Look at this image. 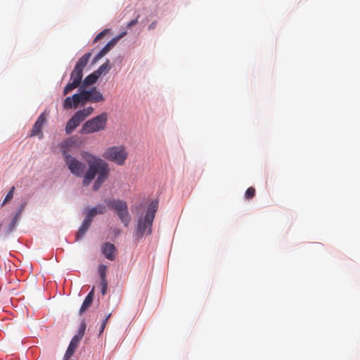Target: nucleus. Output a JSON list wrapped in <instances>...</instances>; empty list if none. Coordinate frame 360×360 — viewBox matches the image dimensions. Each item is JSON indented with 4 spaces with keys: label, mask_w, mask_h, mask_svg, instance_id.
Listing matches in <instances>:
<instances>
[{
    "label": "nucleus",
    "mask_w": 360,
    "mask_h": 360,
    "mask_svg": "<svg viewBox=\"0 0 360 360\" xmlns=\"http://www.w3.org/2000/svg\"><path fill=\"white\" fill-rule=\"evenodd\" d=\"M81 156L89 166L84 176L82 184L84 186H89L98 174L93 185L94 191H98L108 177L110 172L108 165L101 158L88 151H82Z\"/></svg>",
    "instance_id": "nucleus-1"
},
{
    "label": "nucleus",
    "mask_w": 360,
    "mask_h": 360,
    "mask_svg": "<svg viewBox=\"0 0 360 360\" xmlns=\"http://www.w3.org/2000/svg\"><path fill=\"white\" fill-rule=\"evenodd\" d=\"M91 53H86L77 62L75 67L70 75L72 82L68 83L64 88L63 95H67L69 92L78 87L82 79L83 70L88 63Z\"/></svg>",
    "instance_id": "nucleus-2"
},
{
    "label": "nucleus",
    "mask_w": 360,
    "mask_h": 360,
    "mask_svg": "<svg viewBox=\"0 0 360 360\" xmlns=\"http://www.w3.org/2000/svg\"><path fill=\"white\" fill-rule=\"evenodd\" d=\"M158 209L157 202H152L143 218L139 219L135 231L136 238L140 239L143 235H150L152 232V225Z\"/></svg>",
    "instance_id": "nucleus-3"
},
{
    "label": "nucleus",
    "mask_w": 360,
    "mask_h": 360,
    "mask_svg": "<svg viewBox=\"0 0 360 360\" xmlns=\"http://www.w3.org/2000/svg\"><path fill=\"white\" fill-rule=\"evenodd\" d=\"M108 207L115 210L125 227H127L131 221V217L128 210V206L125 201L120 199L105 200Z\"/></svg>",
    "instance_id": "nucleus-4"
},
{
    "label": "nucleus",
    "mask_w": 360,
    "mask_h": 360,
    "mask_svg": "<svg viewBox=\"0 0 360 360\" xmlns=\"http://www.w3.org/2000/svg\"><path fill=\"white\" fill-rule=\"evenodd\" d=\"M107 120V113L103 112L86 121L80 129V133L82 134H88L102 131L106 127Z\"/></svg>",
    "instance_id": "nucleus-5"
},
{
    "label": "nucleus",
    "mask_w": 360,
    "mask_h": 360,
    "mask_svg": "<svg viewBox=\"0 0 360 360\" xmlns=\"http://www.w3.org/2000/svg\"><path fill=\"white\" fill-rule=\"evenodd\" d=\"M105 159L114 162L119 165H122L127 158L125 148L122 146H112L108 148L103 155Z\"/></svg>",
    "instance_id": "nucleus-6"
},
{
    "label": "nucleus",
    "mask_w": 360,
    "mask_h": 360,
    "mask_svg": "<svg viewBox=\"0 0 360 360\" xmlns=\"http://www.w3.org/2000/svg\"><path fill=\"white\" fill-rule=\"evenodd\" d=\"M63 156L65 159V163L70 169V172L77 177H84L86 174L85 164L70 155L66 151L63 152Z\"/></svg>",
    "instance_id": "nucleus-7"
},
{
    "label": "nucleus",
    "mask_w": 360,
    "mask_h": 360,
    "mask_svg": "<svg viewBox=\"0 0 360 360\" xmlns=\"http://www.w3.org/2000/svg\"><path fill=\"white\" fill-rule=\"evenodd\" d=\"M126 34V32L121 33L120 35L112 39L95 56L93 59V63H96L98 60L101 59L105 55H106L111 49L115 46L117 41Z\"/></svg>",
    "instance_id": "nucleus-8"
},
{
    "label": "nucleus",
    "mask_w": 360,
    "mask_h": 360,
    "mask_svg": "<svg viewBox=\"0 0 360 360\" xmlns=\"http://www.w3.org/2000/svg\"><path fill=\"white\" fill-rule=\"evenodd\" d=\"M47 115H48L44 112L38 117L31 131L30 136H39V138L42 137L43 134L41 132V128L46 121Z\"/></svg>",
    "instance_id": "nucleus-9"
},
{
    "label": "nucleus",
    "mask_w": 360,
    "mask_h": 360,
    "mask_svg": "<svg viewBox=\"0 0 360 360\" xmlns=\"http://www.w3.org/2000/svg\"><path fill=\"white\" fill-rule=\"evenodd\" d=\"M101 252L104 256L110 261H114L116 257L115 246L110 243H105L101 247Z\"/></svg>",
    "instance_id": "nucleus-10"
},
{
    "label": "nucleus",
    "mask_w": 360,
    "mask_h": 360,
    "mask_svg": "<svg viewBox=\"0 0 360 360\" xmlns=\"http://www.w3.org/2000/svg\"><path fill=\"white\" fill-rule=\"evenodd\" d=\"M82 121L75 113L67 122L65 126V132L69 134L72 133Z\"/></svg>",
    "instance_id": "nucleus-11"
},
{
    "label": "nucleus",
    "mask_w": 360,
    "mask_h": 360,
    "mask_svg": "<svg viewBox=\"0 0 360 360\" xmlns=\"http://www.w3.org/2000/svg\"><path fill=\"white\" fill-rule=\"evenodd\" d=\"M80 340L77 337L72 338L64 356L65 360L69 359L73 355Z\"/></svg>",
    "instance_id": "nucleus-12"
},
{
    "label": "nucleus",
    "mask_w": 360,
    "mask_h": 360,
    "mask_svg": "<svg viewBox=\"0 0 360 360\" xmlns=\"http://www.w3.org/2000/svg\"><path fill=\"white\" fill-rule=\"evenodd\" d=\"M94 295V288H92V290L89 292L87 296L85 297L80 309H79V314H82L84 313L87 309L91 305L93 299Z\"/></svg>",
    "instance_id": "nucleus-13"
},
{
    "label": "nucleus",
    "mask_w": 360,
    "mask_h": 360,
    "mask_svg": "<svg viewBox=\"0 0 360 360\" xmlns=\"http://www.w3.org/2000/svg\"><path fill=\"white\" fill-rule=\"evenodd\" d=\"M91 98L90 101L92 103H98L104 101L103 94L96 89V87H93L89 89Z\"/></svg>",
    "instance_id": "nucleus-14"
},
{
    "label": "nucleus",
    "mask_w": 360,
    "mask_h": 360,
    "mask_svg": "<svg viewBox=\"0 0 360 360\" xmlns=\"http://www.w3.org/2000/svg\"><path fill=\"white\" fill-rule=\"evenodd\" d=\"M91 221H90L89 219L84 218V219L82 222V224L76 235L77 240L82 238L84 236V234L89 229L90 225H91Z\"/></svg>",
    "instance_id": "nucleus-15"
},
{
    "label": "nucleus",
    "mask_w": 360,
    "mask_h": 360,
    "mask_svg": "<svg viewBox=\"0 0 360 360\" xmlns=\"http://www.w3.org/2000/svg\"><path fill=\"white\" fill-rule=\"evenodd\" d=\"M98 77L99 76L95 72L86 76L83 81V86H87L94 84L98 79Z\"/></svg>",
    "instance_id": "nucleus-16"
},
{
    "label": "nucleus",
    "mask_w": 360,
    "mask_h": 360,
    "mask_svg": "<svg viewBox=\"0 0 360 360\" xmlns=\"http://www.w3.org/2000/svg\"><path fill=\"white\" fill-rule=\"evenodd\" d=\"M94 111V108L92 107H88L80 110L76 112L78 117L83 122L89 115H90Z\"/></svg>",
    "instance_id": "nucleus-17"
},
{
    "label": "nucleus",
    "mask_w": 360,
    "mask_h": 360,
    "mask_svg": "<svg viewBox=\"0 0 360 360\" xmlns=\"http://www.w3.org/2000/svg\"><path fill=\"white\" fill-rule=\"evenodd\" d=\"M82 105H85L88 101H90L91 94L89 90H80V93L79 94Z\"/></svg>",
    "instance_id": "nucleus-18"
},
{
    "label": "nucleus",
    "mask_w": 360,
    "mask_h": 360,
    "mask_svg": "<svg viewBox=\"0 0 360 360\" xmlns=\"http://www.w3.org/2000/svg\"><path fill=\"white\" fill-rule=\"evenodd\" d=\"M19 220V213H16L8 226V232H12L15 228Z\"/></svg>",
    "instance_id": "nucleus-19"
},
{
    "label": "nucleus",
    "mask_w": 360,
    "mask_h": 360,
    "mask_svg": "<svg viewBox=\"0 0 360 360\" xmlns=\"http://www.w3.org/2000/svg\"><path fill=\"white\" fill-rule=\"evenodd\" d=\"M86 327V323L84 321H82L79 326L78 333L77 335H75V337H77L78 339L82 340L84 335Z\"/></svg>",
    "instance_id": "nucleus-20"
},
{
    "label": "nucleus",
    "mask_w": 360,
    "mask_h": 360,
    "mask_svg": "<svg viewBox=\"0 0 360 360\" xmlns=\"http://www.w3.org/2000/svg\"><path fill=\"white\" fill-rule=\"evenodd\" d=\"M14 191H15V187L12 186L11 188L10 191L6 194L4 200H3L1 206H4L6 203H7L8 201H10L11 200L13 199Z\"/></svg>",
    "instance_id": "nucleus-21"
},
{
    "label": "nucleus",
    "mask_w": 360,
    "mask_h": 360,
    "mask_svg": "<svg viewBox=\"0 0 360 360\" xmlns=\"http://www.w3.org/2000/svg\"><path fill=\"white\" fill-rule=\"evenodd\" d=\"M107 266L105 264H100L98 266V273L101 280L106 279Z\"/></svg>",
    "instance_id": "nucleus-22"
},
{
    "label": "nucleus",
    "mask_w": 360,
    "mask_h": 360,
    "mask_svg": "<svg viewBox=\"0 0 360 360\" xmlns=\"http://www.w3.org/2000/svg\"><path fill=\"white\" fill-rule=\"evenodd\" d=\"M74 107L72 96H68L63 103V108L65 109H70Z\"/></svg>",
    "instance_id": "nucleus-23"
},
{
    "label": "nucleus",
    "mask_w": 360,
    "mask_h": 360,
    "mask_svg": "<svg viewBox=\"0 0 360 360\" xmlns=\"http://www.w3.org/2000/svg\"><path fill=\"white\" fill-rule=\"evenodd\" d=\"M109 66H108V60H107L106 63H105L104 64L101 65L96 71H95V72H96V74L100 76L103 72H104L105 70H108L109 69Z\"/></svg>",
    "instance_id": "nucleus-24"
},
{
    "label": "nucleus",
    "mask_w": 360,
    "mask_h": 360,
    "mask_svg": "<svg viewBox=\"0 0 360 360\" xmlns=\"http://www.w3.org/2000/svg\"><path fill=\"white\" fill-rule=\"evenodd\" d=\"M255 195V189L253 187H249L245 192V198L250 200Z\"/></svg>",
    "instance_id": "nucleus-25"
},
{
    "label": "nucleus",
    "mask_w": 360,
    "mask_h": 360,
    "mask_svg": "<svg viewBox=\"0 0 360 360\" xmlns=\"http://www.w3.org/2000/svg\"><path fill=\"white\" fill-rule=\"evenodd\" d=\"M72 99L74 105V108H77L79 104L82 105V101L79 94H75L72 96Z\"/></svg>",
    "instance_id": "nucleus-26"
},
{
    "label": "nucleus",
    "mask_w": 360,
    "mask_h": 360,
    "mask_svg": "<svg viewBox=\"0 0 360 360\" xmlns=\"http://www.w3.org/2000/svg\"><path fill=\"white\" fill-rule=\"evenodd\" d=\"M101 288L102 295H105L108 290V282L106 279L101 280Z\"/></svg>",
    "instance_id": "nucleus-27"
},
{
    "label": "nucleus",
    "mask_w": 360,
    "mask_h": 360,
    "mask_svg": "<svg viewBox=\"0 0 360 360\" xmlns=\"http://www.w3.org/2000/svg\"><path fill=\"white\" fill-rule=\"evenodd\" d=\"M97 214L96 209L95 207L91 208L87 212V214L86 216V219H89L90 221H92L93 218Z\"/></svg>",
    "instance_id": "nucleus-28"
},
{
    "label": "nucleus",
    "mask_w": 360,
    "mask_h": 360,
    "mask_svg": "<svg viewBox=\"0 0 360 360\" xmlns=\"http://www.w3.org/2000/svg\"><path fill=\"white\" fill-rule=\"evenodd\" d=\"M109 29H105L103 31H101L100 33H98L96 37L94 39V42L96 43L100 39H101L105 34L109 32Z\"/></svg>",
    "instance_id": "nucleus-29"
},
{
    "label": "nucleus",
    "mask_w": 360,
    "mask_h": 360,
    "mask_svg": "<svg viewBox=\"0 0 360 360\" xmlns=\"http://www.w3.org/2000/svg\"><path fill=\"white\" fill-rule=\"evenodd\" d=\"M95 209H96L97 214H103L106 211L105 206L103 205H98L97 206L95 207Z\"/></svg>",
    "instance_id": "nucleus-30"
},
{
    "label": "nucleus",
    "mask_w": 360,
    "mask_h": 360,
    "mask_svg": "<svg viewBox=\"0 0 360 360\" xmlns=\"http://www.w3.org/2000/svg\"><path fill=\"white\" fill-rule=\"evenodd\" d=\"M139 17V15H138L136 19L131 20L130 22H129V23L127 24V27H131L135 25L138 22Z\"/></svg>",
    "instance_id": "nucleus-31"
},
{
    "label": "nucleus",
    "mask_w": 360,
    "mask_h": 360,
    "mask_svg": "<svg viewBox=\"0 0 360 360\" xmlns=\"http://www.w3.org/2000/svg\"><path fill=\"white\" fill-rule=\"evenodd\" d=\"M111 316V313H110L109 314H108L106 316V317L104 319V320L103 321L102 323H105V326H106L107 323H108V319H110Z\"/></svg>",
    "instance_id": "nucleus-32"
},
{
    "label": "nucleus",
    "mask_w": 360,
    "mask_h": 360,
    "mask_svg": "<svg viewBox=\"0 0 360 360\" xmlns=\"http://www.w3.org/2000/svg\"><path fill=\"white\" fill-rule=\"evenodd\" d=\"M105 326H105V323H101V330H100V334H101L103 332Z\"/></svg>",
    "instance_id": "nucleus-33"
},
{
    "label": "nucleus",
    "mask_w": 360,
    "mask_h": 360,
    "mask_svg": "<svg viewBox=\"0 0 360 360\" xmlns=\"http://www.w3.org/2000/svg\"><path fill=\"white\" fill-rule=\"evenodd\" d=\"M155 25H156V22H153L150 25H149V29H153L155 27Z\"/></svg>",
    "instance_id": "nucleus-34"
},
{
    "label": "nucleus",
    "mask_w": 360,
    "mask_h": 360,
    "mask_svg": "<svg viewBox=\"0 0 360 360\" xmlns=\"http://www.w3.org/2000/svg\"><path fill=\"white\" fill-rule=\"evenodd\" d=\"M23 208H24V205H22L20 209L19 210V211L18 212V213H19V215L20 214V212L22 211Z\"/></svg>",
    "instance_id": "nucleus-35"
},
{
    "label": "nucleus",
    "mask_w": 360,
    "mask_h": 360,
    "mask_svg": "<svg viewBox=\"0 0 360 360\" xmlns=\"http://www.w3.org/2000/svg\"><path fill=\"white\" fill-rule=\"evenodd\" d=\"M23 208H24V205H22L20 209L19 210V211L18 212V213H19V215L20 214V212L22 211Z\"/></svg>",
    "instance_id": "nucleus-36"
}]
</instances>
